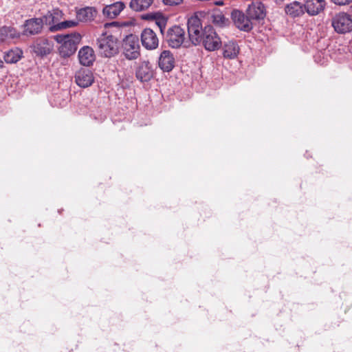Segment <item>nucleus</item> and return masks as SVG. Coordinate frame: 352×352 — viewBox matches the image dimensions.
<instances>
[{
  "instance_id": "nucleus-1",
  "label": "nucleus",
  "mask_w": 352,
  "mask_h": 352,
  "mask_svg": "<svg viewBox=\"0 0 352 352\" xmlns=\"http://www.w3.org/2000/svg\"><path fill=\"white\" fill-rule=\"evenodd\" d=\"M81 38V35L78 32L54 36V40L60 44L58 49L60 56L63 58H67L73 55L76 52Z\"/></svg>"
},
{
  "instance_id": "nucleus-2",
  "label": "nucleus",
  "mask_w": 352,
  "mask_h": 352,
  "mask_svg": "<svg viewBox=\"0 0 352 352\" xmlns=\"http://www.w3.org/2000/svg\"><path fill=\"white\" fill-rule=\"evenodd\" d=\"M61 11L54 10L53 13L49 12L43 18H32L25 21L23 24V34L25 36L35 35L41 32L44 22L50 25L56 21L55 14L58 15Z\"/></svg>"
},
{
  "instance_id": "nucleus-3",
  "label": "nucleus",
  "mask_w": 352,
  "mask_h": 352,
  "mask_svg": "<svg viewBox=\"0 0 352 352\" xmlns=\"http://www.w3.org/2000/svg\"><path fill=\"white\" fill-rule=\"evenodd\" d=\"M96 45L99 54L103 57H113L119 52L118 38L107 33L102 34L97 38Z\"/></svg>"
},
{
  "instance_id": "nucleus-4",
  "label": "nucleus",
  "mask_w": 352,
  "mask_h": 352,
  "mask_svg": "<svg viewBox=\"0 0 352 352\" xmlns=\"http://www.w3.org/2000/svg\"><path fill=\"white\" fill-rule=\"evenodd\" d=\"M164 42L171 48L181 47L186 40V32L184 28L175 25L166 30L163 34Z\"/></svg>"
},
{
  "instance_id": "nucleus-5",
  "label": "nucleus",
  "mask_w": 352,
  "mask_h": 352,
  "mask_svg": "<svg viewBox=\"0 0 352 352\" xmlns=\"http://www.w3.org/2000/svg\"><path fill=\"white\" fill-rule=\"evenodd\" d=\"M205 49L210 52L215 51L221 45V41L213 27L210 25L204 28L201 42Z\"/></svg>"
},
{
  "instance_id": "nucleus-6",
  "label": "nucleus",
  "mask_w": 352,
  "mask_h": 352,
  "mask_svg": "<svg viewBox=\"0 0 352 352\" xmlns=\"http://www.w3.org/2000/svg\"><path fill=\"white\" fill-rule=\"evenodd\" d=\"M122 54L128 60L137 59L140 56L138 37L130 34L123 39L122 44Z\"/></svg>"
},
{
  "instance_id": "nucleus-7",
  "label": "nucleus",
  "mask_w": 352,
  "mask_h": 352,
  "mask_svg": "<svg viewBox=\"0 0 352 352\" xmlns=\"http://www.w3.org/2000/svg\"><path fill=\"white\" fill-rule=\"evenodd\" d=\"M331 25L338 34H346L352 31V16L345 13L340 12L331 19Z\"/></svg>"
},
{
  "instance_id": "nucleus-8",
  "label": "nucleus",
  "mask_w": 352,
  "mask_h": 352,
  "mask_svg": "<svg viewBox=\"0 0 352 352\" xmlns=\"http://www.w3.org/2000/svg\"><path fill=\"white\" fill-rule=\"evenodd\" d=\"M188 33L190 40L195 45L201 42L203 27L201 20L197 16H192L188 20Z\"/></svg>"
},
{
  "instance_id": "nucleus-9",
  "label": "nucleus",
  "mask_w": 352,
  "mask_h": 352,
  "mask_svg": "<svg viewBox=\"0 0 352 352\" xmlns=\"http://www.w3.org/2000/svg\"><path fill=\"white\" fill-rule=\"evenodd\" d=\"M154 76L152 65L148 60L140 62L135 68V77L141 82H147Z\"/></svg>"
},
{
  "instance_id": "nucleus-10",
  "label": "nucleus",
  "mask_w": 352,
  "mask_h": 352,
  "mask_svg": "<svg viewBox=\"0 0 352 352\" xmlns=\"http://www.w3.org/2000/svg\"><path fill=\"white\" fill-rule=\"evenodd\" d=\"M232 17L234 25L240 30L244 32H250L253 28L252 19L247 14L245 15L243 12L239 10H234L232 12Z\"/></svg>"
},
{
  "instance_id": "nucleus-11",
  "label": "nucleus",
  "mask_w": 352,
  "mask_h": 352,
  "mask_svg": "<svg viewBox=\"0 0 352 352\" xmlns=\"http://www.w3.org/2000/svg\"><path fill=\"white\" fill-rule=\"evenodd\" d=\"M142 46L146 50H153L157 48L159 39L155 32L151 28H145L141 33Z\"/></svg>"
},
{
  "instance_id": "nucleus-12",
  "label": "nucleus",
  "mask_w": 352,
  "mask_h": 352,
  "mask_svg": "<svg viewBox=\"0 0 352 352\" xmlns=\"http://www.w3.org/2000/svg\"><path fill=\"white\" fill-rule=\"evenodd\" d=\"M75 82L82 88L90 87L94 82L93 72L87 68H81L75 74Z\"/></svg>"
},
{
  "instance_id": "nucleus-13",
  "label": "nucleus",
  "mask_w": 352,
  "mask_h": 352,
  "mask_svg": "<svg viewBox=\"0 0 352 352\" xmlns=\"http://www.w3.org/2000/svg\"><path fill=\"white\" fill-rule=\"evenodd\" d=\"M175 58L169 50H164L160 55L158 60L159 67L164 72H169L175 67Z\"/></svg>"
},
{
  "instance_id": "nucleus-14",
  "label": "nucleus",
  "mask_w": 352,
  "mask_h": 352,
  "mask_svg": "<svg viewBox=\"0 0 352 352\" xmlns=\"http://www.w3.org/2000/svg\"><path fill=\"white\" fill-rule=\"evenodd\" d=\"M247 14L252 20L263 19L265 16L263 3L260 1L252 2L248 8Z\"/></svg>"
},
{
  "instance_id": "nucleus-15",
  "label": "nucleus",
  "mask_w": 352,
  "mask_h": 352,
  "mask_svg": "<svg viewBox=\"0 0 352 352\" xmlns=\"http://www.w3.org/2000/svg\"><path fill=\"white\" fill-rule=\"evenodd\" d=\"M78 57L80 63L84 66L91 65L96 58L94 50L89 46H83L80 49Z\"/></svg>"
},
{
  "instance_id": "nucleus-16",
  "label": "nucleus",
  "mask_w": 352,
  "mask_h": 352,
  "mask_svg": "<svg viewBox=\"0 0 352 352\" xmlns=\"http://www.w3.org/2000/svg\"><path fill=\"white\" fill-rule=\"evenodd\" d=\"M325 5V0H306L303 3L305 12L310 16L318 14L324 10Z\"/></svg>"
},
{
  "instance_id": "nucleus-17",
  "label": "nucleus",
  "mask_w": 352,
  "mask_h": 352,
  "mask_svg": "<svg viewBox=\"0 0 352 352\" xmlns=\"http://www.w3.org/2000/svg\"><path fill=\"white\" fill-rule=\"evenodd\" d=\"M78 22H89L93 21L97 15V10L94 7H85L76 10Z\"/></svg>"
},
{
  "instance_id": "nucleus-18",
  "label": "nucleus",
  "mask_w": 352,
  "mask_h": 352,
  "mask_svg": "<svg viewBox=\"0 0 352 352\" xmlns=\"http://www.w3.org/2000/svg\"><path fill=\"white\" fill-rule=\"evenodd\" d=\"M125 5L122 1H117L106 6L103 10V14L109 19H114L124 9Z\"/></svg>"
},
{
  "instance_id": "nucleus-19",
  "label": "nucleus",
  "mask_w": 352,
  "mask_h": 352,
  "mask_svg": "<svg viewBox=\"0 0 352 352\" xmlns=\"http://www.w3.org/2000/svg\"><path fill=\"white\" fill-rule=\"evenodd\" d=\"M239 47L235 41H229L223 45L222 53L226 58L234 59L239 53Z\"/></svg>"
},
{
  "instance_id": "nucleus-20",
  "label": "nucleus",
  "mask_w": 352,
  "mask_h": 352,
  "mask_svg": "<svg viewBox=\"0 0 352 352\" xmlns=\"http://www.w3.org/2000/svg\"><path fill=\"white\" fill-rule=\"evenodd\" d=\"M285 13L292 18L298 17L305 13L303 3L298 1H293L285 6Z\"/></svg>"
},
{
  "instance_id": "nucleus-21",
  "label": "nucleus",
  "mask_w": 352,
  "mask_h": 352,
  "mask_svg": "<svg viewBox=\"0 0 352 352\" xmlns=\"http://www.w3.org/2000/svg\"><path fill=\"white\" fill-rule=\"evenodd\" d=\"M52 50V43L47 39L38 40L34 45V52L38 56H44L49 54Z\"/></svg>"
},
{
  "instance_id": "nucleus-22",
  "label": "nucleus",
  "mask_w": 352,
  "mask_h": 352,
  "mask_svg": "<svg viewBox=\"0 0 352 352\" xmlns=\"http://www.w3.org/2000/svg\"><path fill=\"white\" fill-rule=\"evenodd\" d=\"M23 54L21 49L14 47L4 52L3 59L6 63L14 64L21 59Z\"/></svg>"
},
{
  "instance_id": "nucleus-23",
  "label": "nucleus",
  "mask_w": 352,
  "mask_h": 352,
  "mask_svg": "<svg viewBox=\"0 0 352 352\" xmlns=\"http://www.w3.org/2000/svg\"><path fill=\"white\" fill-rule=\"evenodd\" d=\"M153 2V0H131L129 7L135 12H142L147 10Z\"/></svg>"
},
{
  "instance_id": "nucleus-24",
  "label": "nucleus",
  "mask_w": 352,
  "mask_h": 352,
  "mask_svg": "<svg viewBox=\"0 0 352 352\" xmlns=\"http://www.w3.org/2000/svg\"><path fill=\"white\" fill-rule=\"evenodd\" d=\"M210 19L216 26L223 28L228 23V19L225 17L223 14L218 10H214L210 14Z\"/></svg>"
},
{
  "instance_id": "nucleus-25",
  "label": "nucleus",
  "mask_w": 352,
  "mask_h": 352,
  "mask_svg": "<svg viewBox=\"0 0 352 352\" xmlns=\"http://www.w3.org/2000/svg\"><path fill=\"white\" fill-rule=\"evenodd\" d=\"M19 36V34L15 28L10 26H3L0 28V40L6 41L8 38H14Z\"/></svg>"
},
{
  "instance_id": "nucleus-26",
  "label": "nucleus",
  "mask_w": 352,
  "mask_h": 352,
  "mask_svg": "<svg viewBox=\"0 0 352 352\" xmlns=\"http://www.w3.org/2000/svg\"><path fill=\"white\" fill-rule=\"evenodd\" d=\"M78 25V22L77 20H67L50 25L49 30L50 32H54L63 29L74 28Z\"/></svg>"
},
{
  "instance_id": "nucleus-27",
  "label": "nucleus",
  "mask_w": 352,
  "mask_h": 352,
  "mask_svg": "<svg viewBox=\"0 0 352 352\" xmlns=\"http://www.w3.org/2000/svg\"><path fill=\"white\" fill-rule=\"evenodd\" d=\"M154 21L158 26L160 33L163 35L166 32V26L168 22V17L164 16L162 12H157V14Z\"/></svg>"
},
{
  "instance_id": "nucleus-28",
  "label": "nucleus",
  "mask_w": 352,
  "mask_h": 352,
  "mask_svg": "<svg viewBox=\"0 0 352 352\" xmlns=\"http://www.w3.org/2000/svg\"><path fill=\"white\" fill-rule=\"evenodd\" d=\"M184 0H162L163 3L166 6H177L182 3Z\"/></svg>"
},
{
  "instance_id": "nucleus-29",
  "label": "nucleus",
  "mask_w": 352,
  "mask_h": 352,
  "mask_svg": "<svg viewBox=\"0 0 352 352\" xmlns=\"http://www.w3.org/2000/svg\"><path fill=\"white\" fill-rule=\"evenodd\" d=\"M333 3L338 6L348 5L352 2V0H331Z\"/></svg>"
},
{
  "instance_id": "nucleus-30",
  "label": "nucleus",
  "mask_w": 352,
  "mask_h": 352,
  "mask_svg": "<svg viewBox=\"0 0 352 352\" xmlns=\"http://www.w3.org/2000/svg\"><path fill=\"white\" fill-rule=\"evenodd\" d=\"M157 14V12L148 13L142 16L143 19L146 20H154Z\"/></svg>"
},
{
  "instance_id": "nucleus-31",
  "label": "nucleus",
  "mask_w": 352,
  "mask_h": 352,
  "mask_svg": "<svg viewBox=\"0 0 352 352\" xmlns=\"http://www.w3.org/2000/svg\"><path fill=\"white\" fill-rule=\"evenodd\" d=\"M321 54L322 52H318L317 54H316L314 56V58H315V60L318 63H319L320 65H324L325 61L324 60H318V59L321 56ZM323 55H325L326 54V52L324 51V52L322 53Z\"/></svg>"
},
{
  "instance_id": "nucleus-32",
  "label": "nucleus",
  "mask_w": 352,
  "mask_h": 352,
  "mask_svg": "<svg viewBox=\"0 0 352 352\" xmlns=\"http://www.w3.org/2000/svg\"><path fill=\"white\" fill-rule=\"evenodd\" d=\"M118 25V23L117 22H111V23H107L105 24V27H109V26H117Z\"/></svg>"
},
{
  "instance_id": "nucleus-33",
  "label": "nucleus",
  "mask_w": 352,
  "mask_h": 352,
  "mask_svg": "<svg viewBox=\"0 0 352 352\" xmlns=\"http://www.w3.org/2000/svg\"><path fill=\"white\" fill-rule=\"evenodd\" d=\"M214 4L217 6H223L224 4L223 1H216Z\"/></svg>"
},
{
  "instance_id": "nucleus-34",
  "label": "nucleus",
  "mask_w": 352,
  "mask_h": 352,
  "mask_svg": "<svg viewBox=\"0 0 352 352\" xmlns=\"http://www.w3.org/2000/svg\"><path fill=\"white\" fill-rule=\"evenodd\" d=\"M4 67V63L3 60L0 58V69Z\"/></svg>"
},
{
  "instance_id": "nucleus-35",
  "label": "nucleus",
  "mask_w": 352,
  "mask_h": 352,
  "mask_svg": "<svg viewBox=\"0 0 352 352\" xmlns=\"http://www.w3.org/2000/svg\"><path fill=\"white\" fill-rule=\"evenodd\" d=\"M104 117H101V118H100V120H104Z\"/></svg>"
}]
</instances>
